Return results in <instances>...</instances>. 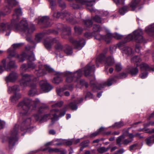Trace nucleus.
Instances as JSON below:
<instances>
[{
	"mask_svg": "<svg viewBox=\"0 0 154 154\" xmlns=\"http://www.w3.org/2000/svg\"><path fill=\"white\" fill-rule=\"evenodd\" d=\"M99 134V132L97 131L91 134L90 135V137L91 138L94 137L98 135Z\"/></svg>",
	"mask_w": 154,
	"mask_h": 154,
	"instance_id": "63",
	"label": "nucleus"
},
{
	"mask_svg": "<svg viewBox=\"0 0 154 154\" xmlns=\"http://www.w3.org/2000/svg\"><path fill=\"white\" fill-rule=\"evenodd\" d=\"M18 128L19 125L16 124L11 131V137L8 139L10 147H13L15 144L16 139V136L18 133Z\"/></svg>",
	"mask_w": 154,
	"mask_h": 154,
	"instance_id": "9",
	"label": "nucleus"
},
{
	"mask_svg": "<svg viewBox=\"0 0 154 154\" xmlns=\"http://www.w3.org/2000/svg\"><path fill=\"white\" fill-rule=\"evenodd\" d=\"M58 4L60 7L63 8H65L66 7V4L63 0H58Z\"/></svg>",
	"mask_w": 154,
	"mask_h": 154,
	"instance_id": "45",
	"label": "nucleus"
},
{
	"mask_svg": "<svg viewBox=\"0 0 154 154\" xmlns=\"http://www.w3.org/2000/svg\"><path fill=\"white\" fill-rule=\"evenodd\" d=\"M140 0H132L129 4L130 7L132 8V11H134L138 6Z\"/></svg>",
	"mask_w": 154,
	"mask_h": 154,
	"instance_id": "31",
	"label": "nucleus"
},
{
	"mask_svg": "<svg viewBox=\"0 0 154 154\" xmlns=\"http://www.w3.org/2000/svg\"><path fill=\"white\" fill-rule=\"evenodd\" d=\"M101 29V28L99 25L94 24L93 26V32L92 34H95L96 32H100Z\"/></svg>",
	"mask_w": 154,
	"mask_h": 154,
	"instance_id": "41",
	"label": "nucleus"
},
{
	"mask_svg": "<svg viewBox=\"0 0 154 154\" xmlns=\"http://www.w3.org/2000/svg\"><path fill=\"white\" fill-rule=\"evenodd\" d=\"M92 19L95 22L98 23H101L102 22V20L101 18L98 15H96Z\"/></svg>",
	"mask_w": 154,
	"mask_h": 154,
	"instance_id": "46",
	"label": "nucleus"
},
{
	"mask_svg": "<svg viewBox=\"0 0 154 154\" xmlns=\"http://www.w3.org/2000/svg\"><path fill=\"white\" fill-rule=\"evenodd\" d=\"M64 34L69 35L71 33V29L70 27L65 26L64 29Z\"/></svg>",
	"mask_w": 154,
	"mask_h": 154,
	"instance_id": "43",
	"label": "nucleus"
},
{
	"mask_svg": "<svg viewBox=\"0 0 154 154\" xmlns=\"http://www.w3.org/2000/svg\"><path fill=\"white\" fill-rule=\"evenodd\" d=\"M83 100V99L82 98H81L80 99V100L78 101H75L74 102H72L70 103L68 105V106L71 108L72 110H76L78 108L76 104L82 102Z\"/></svg>",
	"mask_w": 154,
	"mask_h": 154,
	"instance_id": "27",
	"label": "nucleus"
},
{
	"mask_svg": "<svg viewBox=\"0 0 154 154\" xmlns=\"http://www.w3.org/2000/svg\"><path fill=\"white\" fill-rule=\"evenodd\" d=\"M34 117L36 121H39L40 122L46 121L48 119L50 118L51 119L52 121L56 120L53 119V116L51 113V111L50 113L45 115L44 116H42L41 114H39L34 115Z\"/></svg>",
	"mask_w": 154,
	"mask_h": 154,
	"instance_id": "13",
	"label": "nucleus"
},
{
	"mask_svg": "<svg viewBox=\"0 0 154 154\" xmlns=\"http://www.w3.org/2000/svg\"><path fill=\"white\" fill-rule=\"evenodd\" d=\"M129 8L128 6H125L119 9V12L122 15H124L129 11Z\"/></svg>",
	"mask_w": 154,
	"mask_h": 154,
	"instance_id": "36",
	"label": "nucleus"
},
{
	"mask_svg": "<svg viewBox=\"0 0 154 154\" xmlns=\"http://www.w3.org/2000/svg\"><path fill=\"white\" fill-rule=\"evenodd\" d=\"M14 1V0H5V2L8 4V7L9 8L10 7H11L14 5L13 4Z\"/></svg>",
	"mask_w": 154,
	"mask_h": 154,
	"instance_id": "58",
	"label": "nucleus"
},
{
	"mask_svg": "<svg viewBox=\"0 0 154 154\" xmlns=\"http://www.w3.org/2000/svg\"><path fill=\"white\" fill-rule=\"evenodd\" d=\"M6 60L5 59H3L2 61V63L4 68L7 71L10 70L11 68L17 67V66L15 64V61H10L8 65V67L6 66Z\"/></svg>",
	"mask_w": 154,
	"mask_h": 154,
	"instance_id": "20",
	"label": "nucleus"
},
{
	"mask_svg": "<svg viewBox=\"0 0 154 154\" xmlns=\"http://www.w3.org/2000/svg\"><path fill=\"white\" fill-rule=\"evenodd\" d=\"M28 69L27 66L25 64H23L20 67V71L21 72H23L26 71Z\"/></svg>",
	"mask_w": 154,
	"mask_h": 154,
	"instance_id": "56",
	"label": "nucleus"
},
{
	"mask_svg": "<svg viewBox=\"0 0 154 154\" xmlns=\"http://www.w3.org/2000/svg\"><path fill=\"white\" fill-rule=\"evenodd\" d=\"M44 36V33H39L37 34L36 35L35 40L38 42H39L40 41L42 38Z\"/></svg>",
	"mask_w": 154,
	"mask_h": 154,
	"instance_id": "44",
	"label": "nucleus"
},
{
	"mask_svg": "<svg viewBox=\"0 0 154 154\" xmlns=\"http://www.w3.org/2000/svg\"><path fill=\"white\" fill-rule=\"evenodd\" d=\"M31 120L30 118H27L23 120L21 124L20 129L21 131H27L28 129L31 128L30 126Z\"/></svg>",
	"mask_w": 154,
	"mask_h": 154,
	"instance_id": "15",
	"label": "nucleus"
},
{
	"mask_svg": "<svg viewBox=\"0 0 154 154\" xmlns=\"http://www.w3.org/2000/svg\"><path fill=\"white\" fill-rule=\"evenodd\" d=\"M124 125V123L123 122L120 121L118 122H116L114 126L118 128H121Z\"/></svg>",
	"mask_w": 154,
	"mask_h": 154,
	"instance_id": "55",
	"label": "nucleus"
},
{
	"mask_svg": "<svg viewBox=\"0 0 154 154\" xmlns=\"http://www.w3.org/2000/svg\"><path fill=\"white\" fill-rule=\"evenodd\" d=\"M39 84L42 89L45 92H48L52 88V86L48 83L46 80L40 81Z\"/></svg>",
	"mask_w": 154,
	"mask_h": 154,
	"instance_id": "18",
	"label": "nucleus"
},
{
	"mask_svg": "<svg viewBox=\"0 0 154 154\" xmlns=\"http://www.w3.org/2000/svg\"><path fill=\"white\" fill-rule=\"evenodd\" d=\"M20 91L19 86L15 85L12 86H9L8 88V91L9 93H14V94L17 93V92Z\"/></svg>",
	"mask_w": 154,
	"mask_h": 154,
	"instance_id": "26",
	"label": "nucleus"
},
{
	"mask_svg": "<svg viewBox=\"0 0 154 154\" xmlns=\"http://www.w3.org/2000/svg\"><path fill=\"white\" fill-rule=\"evenodd\" d=\"M141 61V60L139 56H136L131 59V61L134 62H138Z\"/></svg>",
	"mask_w": 154,
	"mask_h": 154,
	"instance_id": "53",
	"label": "nucleus"
},
{
	"mask_svg": "<svg viewBox=\"0 0 154 154\" xmlns=\"http://www.w3.org/2000/svg\"><path fill=\"white\" fill-rule=\"evenodd\" d=\"M63 75L67 77L66 81L67 82L70 83L73 80L76 82L77 79L82 76V72L80 70H78L73 73L66 72L63 73Z\"/></svg>",
	"mask_w": 154,
	"mask_h": 154,
	"instance_id": "6",
	"label": "nucleus"
},
{
	"mask_svg": "<svg viewBox=\"0 0 154 154\" xmlns=\"http://www.w3.org/2000/svg\"><path fill=\"white\" fill-rule=\"evenodd\" d=\"M154 137V135H152L147 138L145 139L146 144L148 146H151L153 143L152 139Z\"/></svg>",
	"mask_w": 154,
	"mask_h": 154,
	"instance_id": "37",
	"label": "nucleus"
},
{
	"mask_svg": "<svg viewBox=\"0 0 154 154\" xmlns=\"http://www.w3.org/2000/svg\"><path fill=\"white\" fill-rule=\"evenodd\" d=\"M37 101H33L28 98H24L23 100L19 102L17 106L21 110L20 112V116H23L27 115L32 110L35 109Z\"/></svg>",
	"mask_w": 154,
	"mask_h": 154,
	"instance_id": "2",
	"label": "nucleus"
},
{
	"mask_svg": "<svg viewBox=\"0 0 154 154\" xmlns=\"http://www.w3.org/2000/svg\"><path fill=\"white\" fill-rule=\"evenodd\" d=\"M66 110L63 109L60 110L57 109H53L51 110V113L53 116V119L56 120L58 119L60 117L64 116L65 114Z\"/></svg>",
	"mask_w": 154,
	"mask_h": 154,
	"instance_id": "14",
	"label": "nucleus"
},
{
	"mask_svg": "<svg viewBox=\"0 0 154 154\" xmlns=\"http://www.w3.org/2000/svg\"><path fill=\"white\" fill-rule=\"evenodd\" d=\"M138 69L137 67H131L128 69V72L132 75H136L138 72Z\"/></svg>",
	"mask_w": 154,
	"mask_h": 154,
	"instance_id": "34",
	"label": "nucleus"
},
{
	"mask_svg": "<svg viewBox=\"0 0 154 154\" xmlns=\"http://www.w3.org/2000/svg\"><path fill=\"white\" fill-rule=\"evenodd\" d=\"M114 2L117 5L120 4H123L125 0H113Z\"/></svg>",
	"mask_w": 154,
	"mask_h": 154,
	"instance_id": "62",
	"label": "nucleus"
},
{
	"mask_svg": "<svg viewBox=\"0 0 154 154\" xmlns=\"http://www.w3.org/2000/svg\"><path fill=\"white\" fill-rule=\"evenodd\" d=\"M50 2L51 8L52 9H53L54 6L56 5V3L55 0H49Z\"/></svg>",
	"mask_w": 154,
	"mask_h": 154,
	"instance_id": "54",
	"label": "nucleus"
},
{
	"mask_svg": "<svg viewBox=\"0 0 154 154\" xmlns=\"http://www.w3.org/2000/svg\"><path fill=\"white\" fill-rule=\"evenodd\" d=\"M18 77L17 74L16 72H13L11 73L8 76H7L5 80L7 82H14L17 79Z\"/></svg>",
	"mask_w": 154,
	"mask_h": 154,
	"instance_id": "21",
	"label": "nucleus"
},
{
	"mask_svg": "<svg viewBox=\"0 0 154 154\" xmlns=\"http://www.w3.org/2000/svg\"><path fill=\"white\" fill-rule=\"evenodd\" d=\"M80 83L82 85H85L86 88H87L88 86V84L87 82L84 81L83 80H80Z\"/></svg>",
	"mask_w": 154,
	"mask_h": 154,
	"instance_id": "64",
	"label": "nucleus"
},
{
	"mask_svg": "<svg viewBox=\"0 0 154 154\" xmlns=\"http://www.w3.org/2000/svg\"><path fill=\"white\" fill-rule=\"evenodd\" d=\"M113 37V34L110 33H107L105 36H104L103 39L107 43H109L111 41V38Z\"/></svg>",
	"mask_w": 154,
	"mask_h": 154,
	"instance_id": "38",
	"label": "nucleus"
},
{
	"mask_svg": "<svg viewBox=\"0 0 154 154\" xmlns=\"http://www.w3.org/2000/svg\"><path fill=\"white\" fill-rule=\"evenodd\" d=\"M95 67L93 64L91 63L88 64L85 69V76H87L90 75L91 72L94 71Z\"/></svg>",
	"mask_w": 154,
	"mask_h": 154,
	"instance_id": "22",
	"label": "nucleus"
},
{
	"mask_svg": "<svg viewBox=\"0 0 154 154\" xmlns=\"http://www.w3.org/2000/svg\"><path fill=\"white\" fill-rule=\"evenodd\" d=\"M109 149L108 148H106L105 147H100L97 149V151L99 153L102 154L107 152Z\"/></svg>",
	"mask_w": 154,
	"mask_h": 154,
	"instance_id": "40",
	"label": "nucleus"
},
{
	"mask_svg": "<svg viewBox=\"0 0 154 154\" xmlns=\"http://www.w3.org/2000/svg\"><path fill=\"white\" fill-rule=\"evenodd\" d=\"M36 85L34 84L32 86V88L29 91L28 95L30 96H33L36 94Z\"/></svg>",
	"mask_w": 154,
	"mask_h": 154,
	"instance_id": "35",
	"label": "nucleus"
},
{
	"mask_svg": "<svg viewBox=\"0 0 154 154\" xmlns=\"http://www.w3.org/2000/svg\"><path fill=\"white\" fill-rule=\"evenodd\" d=\"M115 67L116 70L118 72L120 71L122 69L121 64L119 63H117L116 64Z\"/></svg>",
	"mask_w": 154,
	"mask_h": 154,
	"instance_id": "52",
	"label": "nucleus"
},
{
	"mask_svg": "<svg viewBox=\"0 0 154 154\" xmlns=\"http://www.w3.org/2000/svg\"><path fill=\"white\" fill-rule=\"evenodd\" d=\"M53 71V69L48 66H44L41 65L38 66V69L35 70V73L37 76L40 77L46 74L47 71L52 72Z\"/></svg>",
	"mask_w": 154,
	"mask_h": 154,
	"instance_id": "8",
	"label": "nucleus"
},
{
	"mask_svg": "<svg viewBox=\"0 0 154 154\" xmlns=\"http://www.w3.org/2000/svg\"><path fill=\"white\" fill-rule=\"evenodd\" d=\"M69 40L75 48L79 50L81 49L85 44V40L82 38L76 41L72 37H71L69 38Z\"/></svg>",
	"mask_w": 154,
	"mask_h": 154,
	"instance_id": "12",
	"label": "nucleus"
},
{
	"mask_svg": "<svg viewBox=\"0 0 154 154\" xmlns=\"http://www.w3.org/2000/svg\"><path fill=\"white\" fill-rule=\"evenodd\" d=\"M145 30L150 35L154 37V23L146 27Z\"/></svg>",
	"mask_w": 154,
	"mask_h": 154,
	"instance_id": "25",
	"label": "nucleus"
},
{
	"mask_svg": "<svg viewBox=\"0 0 154 154\" xmlns=\"http://www.w3.org/2000/svg\"><path fill=\"white\" fill-rule=\"evenodd\" d=\"M35 58L34 54L32 53L30 55H29L28 57V61H34Z\"/></svg>",
	"mask_w": 154,
	"mask_h": 154,
	"instance_id": "61",
	"label": "nucleus"
},
{
	"mask_svg": "<svg viewBox=\"0 0 154 154\" xmlns=\"http://www.w3.org/2000/svg\"><path fill=\"white\" fill-rule=\"evenodd\" d=\"M89 143V140L84 141L81 143L80 145L82 146H83L84 147H85L88 146Z\"/></svg>",
	"mask_w": 154,
	"mask_h": 154,
	"instance_id": "59",
	"label": "nucleus"
},
{
	"mask_svg": "<svg viewBox=\"0 0 154 154\" xmlns=\"http://www.w3.org/2000/svg\"><path fill=\"white\" fill-rule=\"evenodd\" d=\"M21 97V95L20 93H15L11 97L10 100L12 103H16Z\"/></svg>",
	"mask_w": 154,
	"mask_h": 154,
	"instance_id": "29",
	"label": "nucleus"
},
{
	"mask_svg": "<svg viewBox=\"0 0 154 154\" xmlns=\"http://www.w3.org/2000/svg\"><path fill=\"white\" fill-rule=\"evenodd\" d=\"M103 61H105L106 65L105 68L107 69L108 68L107 66H112L114 63V59L112 57H109L105 60V55L101 54L96 59V62L97 66H99L98 63H101Z\"/></svg>",
	"mask_w": 154,
	"mask_h": 154,
	"instance_id": "7",
	"label": "nucleus"
},
{
	"mask_svg": "<svg viewBox=\"0 0 154 154\" xmlns=\"http://www.w3.org/2000/svg\"><path fill=\"white\" fill-rule=\"evenodd\" d=\"M129 134L128 130H126L122 135L118 137L116 139V143L119 146H121V145L122 144V142L124 140V139L125 138L124 134L125 133Z\"/></svg>",
	"mask_w": 154,
	"mask_h": 154,
	"instance_id": "28",
	"label": "nucleus"
},
{
	"mask_svg": "<svg viewBox=\"0 0 154 154\" xmlns=\"http://www.w3.org/2000/svg\"><path fill=\"white\" fill-rule=\"evenodd\" d=\"M132 140L133 139L131 140H129L128 139H125V138L124 139L123 142H122V144L125 145H127L130 143L131 142Z\"/></svg>",
	"mask_w": 154,
	"mask_h": 154,
	"instance_id": "60",
	"label": "nucleus"
},
{
	"mask_svg": "<svg viewBox=\"0 0 154 154\" xmlns=\"http://www.w3.org/2000/svg\"><path fill=\"white\" fill-rule=\"evenodd\" d=\"M77 2H79L82 5H85L87 8L91 11L93 10V6L95 3L94 1H88V0H76Z\"/></svg>",
	"mask_w": 154,
	"mask_h": 154,
	"instance_id": "17",
	"label": "nucleus"
},
{
	"mask_svg": "<svg viewBox=\"0 0 154 154\" xmlns=\"http://www.w3.org/2000/svg\"><path fill=\"white\" fill-rule=\"evenodd\" d=\"M143 31L141 29H138L133 32V35L130 34L125 38L126 42H129L134 38L136 42L142 43L144 42V39L142 36Z\"/></svg>",
	"mask_w": 154,
	"mask_h": 154,
	"instance_id": "5",
	"label": "nucleus"
},
{
	"mask_svg": "<svg viewBox=\"0 0 154 154\" xmlns=\"http://www.w3.org/2000/svg\"><path fill=\"white\" fill-rule=\"evenodd\" d=\"M39 23H42L45 27L51 26L52 24L51 20L47 16L43 17L38 19Z\"/></svg>",
	"mask_w": 154,
	"mask_h": 154,
	"instance_id": "19",
	"label": "nucleus"
},
{
	"mask_svg": "<svg viewBox=\"0 0 154 154\" xmlns=\"http://www.w3.org/2000/svg\"><path fill=\"white\" fill-rule=\"evenodd\" d=\"M21 74L22 75V78L20 82L21 86L23 87L26 86L28 83L31 81H35L36 80V78H35L32 75L28 74L23 75L22 73Z\"/></svg>",
	"mask_w": 154,
	"mask_h": 154,
	"instance_id": "11",
	"label": "nucleus"
},
{
	"mask_svg": "<svg viewBox=\"0 0 154 154\" xmlns=\"http://www.w3.org/2000/svg\"><path fill=\"white\" fill-rule=\"evenodd\" d=\"M53 16L54 18L61 17V18H65L67 21L72 24H75L78 22L75 20V18L72 14H71L66 11L61 12L58 11L54 13Z\"/></svg>",
	"mask_w": 154,
	"mask_h": 154,
	"instance_id": "4",
	"label": "nucleus"
},
{
	"mask_svg": "<svg viewBox=\"0 0 154 154\" xmlns=\"http://www.w3.org/2000/svg\"><path fill=\"white\" fill-rule=\"evenodd\" d=\"M8 52L9 53V54L7 57V58L11 59L12 58L15 57L19 59L20 62H23L24 60V58L23 57V55H19L15 52L14 51L12 48H9L8 50Z\"/></svg>",
	"mask_w": 154,
	"mask_h": 154,
	"instance_id": "16",
	"label": "nucleus"
},
{
	"mask_svg": "<svg viewBox=\"0 0 154 154\" xmlns=\"http://www.w3.org/2000/svg\"><path fill=\"white\" fill-rule=\"evenodd\" d=\"M23 45V43H19L14 44L12 45V47L15 50L20 48Z\"/></svg>",
	"mask_w": 154,
	"mask_h": 154,
	"instance_id": "48",
	"label": "nucleus"
},
{
	"mask_svg": "<svg viewBox=\"0 0 154 154\" xmlns=\"http://www.w3.org/2000/svg\"><path fill=\"white\" fill-rule=\"evenodd\" d=\"M63 104V102L62 101H60L58 103H57L54 104L52 105V107L53 108L56 107H60L62 106Z\"/></svg>",
	"mask_w": 154,
	"mask_h": 154,
	"instance_id": "57",
	"label": "nucleus"
},
{
	"mask_svg": "<svg viewBox=\"0 0 154 154\" xmlns=\"http://www.w3.org/2000/svg\"><path fill=\"white\" fill-rule=\"evenodd\" d=\"M113 37L117 39H120L122 38L123 36L117 33H115L113 34Z\"/></svg>",
	"mask_w": 154,
	"mask_h": 154,
	"instance_id": "51",
	"label": "nucleus"
},
{
	"mask_svg": "<svg viewBox=\"0 0 154 154\" xmlns=\"http://www.w3.org/2000/svg\"><path fill=\"white\" fill-rule=\"evenodd\" d=\"M73 89V87L72 85H65L62 88L57 89V94L58 95L61 96L62 95L61 92H63L64 90H68L71 91Z\"/></svg>",
	"mask_w": 154,
	"mask_h": 154,
	"instance_id": "24",
	"label": "nucleus"
},
{
	"mask_svg": "<svg viewBox=\"0 0 154 154\" xmlns=\"http://www.w3.org/2000/svg\"><path fill=\"white\" fill-rule=\"evenodd\" d=\"M127 74L125 73H122L120 74L115 75L113 78H109L106 82L96 84L91 81V86L93 88V89L101 90L105 86H111L112 84L117 81L116 79H121L126 77Z\"/></svg>",
	"mask_w": 154,
	"mask_h": 154,
	"instance_id": "3",
	"label": "nucleus"
},
{
	"mask_svg": "<svg viewBox=\"0 0 154 154\" xmlns=\"http://www.w3.org/2000/svg\"><path fill=\"white\" fill-rule=\"evenodd\" d=\"M54 38L50 39L47 38L45 41L44 45L47 49H49L51 48L52 45L54 44L52 40Z\"/></svg>",
	"mask_w": 154,
	"mask_h": 154,
	"instance_id": "33",
	"label": "nucleus"
},
{
	"mask_svg": "<svg viewBox=\"0 0 154 154\" xmlns=\"http://www.w3.org/2000/svg\"><path fill=\"white\" fill-rule=\"evenodd\" d=\"M95 37V38L97 40H100L102 39H103L104 38V36L100 34L98 32L97 34L96 35H95V34H92Z\"/></svg>",
	"mask_w": 154,
	"mask_h": 154,
	"instance_id": "47",
	"label": "nucleus"
},
{
	"mask_svg": "<svg viewBox=\"0 0 154 154\" xmlns=\"http://www.w3.org/2000/svg\"><path fill=\"white\" fill-rule=\"evenodd\" d=\"M84 23L85 26L87 27H90L92 24L93 22L91 20H84Z\"/></svg>",
	"mask_w": 154,
	"mask_h": 154,
	"instance_id": "49",
	"label": "nucleus"
},
{
	"mask_svg": "<svg viewBox=\"0 0 154 154\" xmlns=\"http://www.w3.org/2000/svg\"><path fill=\"white\" fill-rule=\"evenodd\" d=\"M74 29L75 33L78 34H80L83 31L82 29L79 26H75Z\"/></svg>",
	"mask_w": 154,
	"mask_h": 154,
	"instance_id": "42",
	"label": "nucleus"
},
{
	"mask_svg": "<svg viewBox=\"0 0 154 154\" xmlns=\"http://www.w3.org/2000/svg\"><path fill=\"white\" fill-rule=\"evenodd\" d=\"M63 51L67 55L71 54L72 53L71 47L68 45H66L64 47Z\"/></svg>",
	"mask_w": 154,
	"mask_h": 154,
	"instance_id": "32",
	"label": "nucleus"
},
{
	"mask_svg": "<svg viewBox=\"0 0 154 154\" xmlns=\"http://www.w3.org/2000/svg\"><path fill=\"white\" fill-rule=\"evenodd\" d=\"M22 14L21 9H16L15 13L13 15L11 25H10L8 23H2L0 24L1 30L3 32H6V35L8 36L10 34L11 29L13 28H15L16 29L20 32H23L27 35L31 34L34 31L35 28L34 26L33 25L29 27L27 22L25 19L23 20L19 23H18L20 16Z\"/></svg>",
	"mask_w": 154,
	"mask_h": 154,
	"instance_id": "1",
	"label": "nucleus"
},
{
	"mask_svg": "<svg viewBox=\"0 0 154 154\" xmlns=\"http://www.w3.org/2000/svg\"><path fill=\"white\" fill-rule=\"evenodd\" d=\"M125 42H120L117 44L118 47L122 51L123 54L128 56L131 55L134 53V51L131 48L128 46H125L124 44Z\"/></svg>",
	"mask_w": 154,
	"mask_h": 154,
	"instance_id": "10",
	"label": "nucleus"
},
{
	"mask_svg": "<svg viewBox=\"0 0 154 154\" xmlns=\"http://www.w3.org/2000/svg\"><path fill=\"white\" fill-rule=\"evenodd\" d=\"M54 44H55V48L56 50L59 52L63 51V47L59 41L58 39L54 38L52 40Z\"/></svg>",
	"mask_w": 154,
	"mask_h": 154,
	"instance_id": "23",
	"label": "nucleus"
},
{
	"mask_svg": "<svg viewBox=\"0 0 154 154\" xmlns=\"http://www.w3.org/2000/svg\"><path fill=\"white\" fill-rule=\"evenodd\" d=\"M61 77V75H57L56 77L54 78V80L53 81V82L56 84L59 83L62 81V79Z\"/></svg>",
	"mask_w": 154,
	"mask_h": 154,
	"instance_id": "39",
	"label": "nucleus"
},
{
	"mask_svg": "<svg viewBox=\"0 0 154 154\" xmlns=\"http://www.w3.org/2000/svg\"><path fill=\"white\" fill-rule=\"evenodd\" d=\"M28 68H32V69H34L36 66V65L32 61H28Z\"/></svg>",
	"mask_w": 154,
	"mask_h": 154,
	"instance_id": "50",
	"label": "nucleus"
},
{
	"mask_svg": "<svg viewBox=\"0 0 154 154\" xmlns=\"http://www.w3.org/2000/svg\"><path fill=\"white\" fill-rule=\"evenodd\" d=\"M140 69L142 71L145 70L149 71H154V67L151 68L148 65L145 63H142L140 64Z\"/></svg>",
	"mask_w": 154,
	"mask_h": 154,
	"instance_id": "30",
	"label": "nucleus"
}]
</instances>
